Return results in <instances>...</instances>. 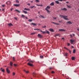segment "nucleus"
Listing matches in <instances>:
<instances>
[{"label":"nucleus","mask_w":79,"mask_h":79,"mask_svg":"<svg viewBox=\"0 0 79 79\" xmlns=\"http://www.w3.org/2000/svg\"><path fill=\"white\" fill-rule=\"evenodd\" d=\"M45 10L47 11L48 13H50V11L47 8H46Z\"/></svg>","instance_id":"obj_12"},{"label":"nucleus","mask_w":79,"mask_h":79,"mask_svg":"<svg viewBox=\"0 0 79 79\" xmlns=\"http://www.w3.org/2000/svg\"><path fill=\"white\" fill-rule=\"evenodd\" d=\"M68 46H69V45H70V44H69V43H68Z\"/></svg>","instance_id":"obj_54"},{"label":"nucleus","mask_w":79,"mask_h":79,"mask_svg":"<svg viewBox=\"0 0 79 79\" xmlns=\"http://www.w3.org/2000/svg\"><path fill=\"white\" fill-rule=\"evenodd\" d=\"M43 57H44V56H40V58H43Z\"/></svg>","instance_id":"obj_40"},{"label":"nucleus","mask_w":79,"mask_h":79,"mask_svg":"<svg viewBox=\"0 0 79 79\" xmlns=\"http://www.w3.org/2000/svg\"><path fill=\"white\" fill-rule=\"evenodd\" d=\"M34 30H38V31H40V29H35Z\"/></svg>","instance_id":"obj_36"},{"label":"nucleus","mask_w":79,"mask_h":79,"mask_svg":"<svg viewBox=\"0 0 79 79\" xmlns=\"http://www.w3.org/2000/svg\"><path fill=\"white\" fill-rule=\"evenodd\" d=\"M1 71L2 72H5V69H3V68H1Z\"/></svg>","instance_id":"obj_13"},{"label":"nucleus","mask_w":79,"mask_h":79,"mask_svg":"<svg viewBox=\"0 0 79 79\" xmlns=\"http://www.w3.org/2000/svg\"><path fill=\"white\" fill-rule=\"evenodd\" d=\"M16 2H17L18 3H19V1L18 0H16Z\"/></svg>","instance_id":"obj_33"},{"label":"nucleus","mask_w":79,"mask_h":79,"mask_svg":"<svg viewBox=\"0 0 79 79\" xmlns=\"http://www.w3.org/2000/svg\"><path fill=\"white\" fill-rule=\"evenodd\" d=\"M6 4H7V5H10L11 4V2L9 1L7 2H6Z\"/></svg>","instance_id":"obj_3"},{"label":"nucleus","mask_w":79,"mask_h":79,"mask_svg":"<svg viewBox=\"0 0 79 79\" xmlns=\"http://www.w3.org/2000/svg\"><path fill=\"white\" fill-rule=\"evenodd\" d=\"M17 32H18L19 33V32H20V31H18Z\"/></svg>","instance_id":"obj_60"},{"label":"nucleus","mask_w":79,"mask_h":79,"mask_svg":"<svg viewBox=\"0 0 79 79\" xmlns=\"http://www.w3.org/2000/svg\"><path fill=\"white\" fill-rule=\"evenodd\" d=\"M67 6H68V8H71V6H69L68 5H67Z\"/></svg>","instance_id":"obj_30"},{"label":"nucleus","mask_w":79,"mask_h":79,"mask_svg":"<svg viewBox=\"0 0 79 79\" xmlns=\"http://www.w3.org/2000/svg\"><path fill=\"white\" fill-rule=\"evenodd\" d=\"M24 10H27V11H29L30 10V9H29L28 8H24Z\"/></svg>","instance_id":"obj_14"},{"label":"nucleus","mask_w":79,"mask_h":79,"mask_svg":"<svg viewBox=\"0 0 79 79\" xmlns=\"http://www.w3.org/2000/svg\"><path fill=\"white\" fill-rule=\"evenodd\" d=\"M10 66H13V62H10Z\"/></svg>","instance_id":"obj_29"},{"label":"nucleus","mask_w":79,"mask_h":79,"mask_svg":"<svg viewBox=\"0 0 79 79\" xmlns=\"http://www.w3.org/2000/svg\"><path fill=\"white\" fill-rule=\"evenodd\" d=\"M14 5L15 6H16V7L19 6H20V4H14Z\"/></svg>","instance_id":"obj_8"},{"label":"nucleus","mask_w":79,"mask_h":79,"mask_svg":"<svg viewBox=\"0 0 79 79\" xmlns=\"http://www.w3.org/2000/svg\"><path fill=\"white\" fill-rule=\"evenodd\" d=\"M69 50V52L70 53V54L71 53V50Z\"/></svg>","instance_id":"obj_46"},{"label":"nucleus","mask_w":79,"mask_h":79,"mask_svg":"<svg viewBox=\"0 0 79 79\" xmlns=\"http://www.w3.org/2000/svg\"><path fill=\"white\" fill-rule=\"evenodd\" d=\"M58 1H60V2H62L63 1H64L63 0H58Z\"/></svg>","instance_id":"obj_48"},{"label":"nucleus","mask_w":79,"mask_h":79,"mask_svg":"<svg viewBox=\"0 0 79 79\" xmlns=\"http://www.w3.org/2000/svg\"><path fill=\"white\" fill-rule=\"evenodd\" d=\"M68 56V53L66 52L65 53V56Z\"/></svg>","instance_id":"obj_25"},{"label":"nucleus","mask_w":79,"mask_h":79,"mask_svg":"<svg viewBox=\"0 0 79 79\" xmlns=\"http://www.w3.org/2000/svg\"><path fill=\"white\" fill-rule=\"evenodd\" d=\"M56 24L57 25H59L60 24H59V23H56Z\"/></svg>","instance_id":"obj_55"},{"label":"nucleus","mask_w":79,"mask_h":79,"mask_svg":"<svg viewBox=\"0 0 79 79\" xmlns=\"http://www.w3.org/2000/svg\"><path fill=\"white\" fill-rule=\"evenodd\" d=\"M18 13H20V11H19V10H18Z\"/></svg>","instance_id":"obj_57"},{"label":"nucleus","mask_w":79,"mask_h":79,"mask_svg":"<svg viewBox=\"0 0 79 79\" xmlns=\"http://www.w3.org/2000/svg\"><path fill=\"white\" fill-rule=\"evenodd\" d=\"M55 2L56 3H57V4H60V2L58 1H55Z\"/></svg>","instance_id":"obj_17"},{"label":"nucleus","mask_w":79,"mask_h":79,"mask_svg":"<svg viewBox=\"0 0 79 79\" xmlns=\"http://www.w3.org/2000/svg\"><path fill=\"white\" fill-rule=\"evenodd\" d=\"M6 71L7 73H10V70H9L8 68H6Z\"/></svg>","instance_id":"obj_4"},{"label":"nucleus","mask_w":79,"mask_h":79,"mask_svg":"<svg viewBox=\"0 0 79 79\" xmlns=\"http://www.w3.org/2000/svg\"><path fill=\"white\" fill-rule=\"evenodd\" d=\"M14 19H16V20L17 21H18V19H17V18L16 17H14Z\"/></svg>","instance_id":"obj_43"},{"label":"nucleus","mask_w":79,"mask_h":79,"mask_svg":"<svg viewBox=\"0 0 79 79\" xmlns=\"http://www.w3.org/2000/svg\"><path fill=\"white\" fill-rule=\"evenodd\" d=\"M67 23H68V24H73V23L71 22V21H70L67 22Z\"/></svg>","instance_id":"obj_16"},{"label":"nucleus","mask_w":79,"mask_h":79,"mask_svg":"<svg viewBox=\"0 0 79 79\" xmlns=\"http://www.w3.org/2000/svg\"><path fill=\"white\" fill-rule=\"evenodd\" d=\"M60 17L61 18H62V17L64 19L66 20H69V19L68 18V16H64V15H60Z\"/></svg>","instance_id":"obj_1"},{"label":"nucleus","mask_w":79,"mask_h":79,"mask_svg":"<svg viewBox=\"0 0 79 79\" xmlns=\"http://www.w3.org/2000/svg\"><path fill=\"white\" fill-rule=\"evenodd\" d=\"M36 5H37V6H40V5H39L38 4H36Z\"/></svg>","instance_id":"obj_61"},{"label":"nucleus","mask_w":79,"mask_h":79,"mask_svg":"<svg viewBox=\"0 0 79 79\" xmlns=\"http://www.w3.org/2000/svg\"><path fill=\"white\" fill-rule=\"evenodd\" d=\"M13 60L14 61H15V57H13Z\"/></svg>","instance_id":"obj_38"},{"label":"nucleus","mask_w":79,"mask_h":79,"mask_svg":"<svg viewBox=\"0 0 79 79\" xmlns=\"http://www.w3.org/2000/svg\"><path fill=\"white\" fill-rule=\"evenodd\" d=\"M64 49H66V50H69V49H68L66 47H64Z\"/></svg>","instance_id":"obj_34"},{"label":"nucleus","mask_w":79,"mask_h":79,"mask_svg":"<svg viewBox=\"0 0 79 79\" xmlns=\"http://www.w3.org/2000/svg\"><path fill=\"white\" fill-rule=\"evenodd\" d=\"M73 36H74V35H75V34H73Z\"/></svg>","instance_id":"obj_62"},{"label":"nucleus","mask_w":79,"mask_h":79,"mask_svg":"<svg viewBox=\"0 0 79 79\" xmlns=\"http://www.w3.org/2000/svg\"><path fill=\"white\" fill-rule=\"evenodd\" d=\"M35 34V33H33L31 34V35H34Z\"/></svg>","instance_id":"obj_42"},{"label":"nucleus","mask_w":79,"mask_h":79,"mask_svg":"<svg viewBox=\"0 0 79 79\" xmlns=\"http://www.w3.org/2000/svg\"><path fill=\"white\" fill-rule=\"evenodd\" d=\"M45 32H46V33H47V34H50V32H49V31H48V30H45Z\"/></svg>","instance_id":"obj_15"},{"label":"nucleus","mask_w":79,"mask_h":79,"mask_svg":"<svg viewBox=\"0 0 79 79\" xmlns=\"http://www.w3.org/2000/svg\"><path fill=\"white\" fill-rule=\"evenodd\" d=\"M24 71L25 73H27V74L29 73V71H27L26 70H24Z\"/></svg>","instance_id":"obj_7"},{"label":"nucleus","mask_w":79,"mask_h":79,"mask_svg":"<svg viewBox=\"0 0 79 79\" xmlns=\"http://www.w3.org/2000/svg\"><path fill=\"white\" fill-rule=\"evenodd\" d=\"M47 27V26L45 25L44 26H43L42 27V28H45V27Z\"/></svg>","instance_id":"obj_32"},{"label":"nucleus","mask_w":79,"mask_h":79,"mask_svg":"<svg viewBox=\"0 0 79 79\" xmlns=\"http://www.w3.org/2000/svg\"><path fill=\"white\" fill-rule=\"evenodd\" d=\"M72 60H75V57H72Z\"/></svg>","instance_id":"obj_22"},{"label":"nucleus","mask_w":79,"mask_h":79,"mask_svg":"<svg viewBox=\"0 0 79 79\" xmlns=\"http://www.w3.org/2000/svg\"><path fill=\"white\" fill-rule=\"evenodd\" d=\"M23 11L24 13H25V14H27V12L26 11H25L24 10H23Z\"/></svg>","instance_id":"obj_20"},{"label":"nucleus","mask_w":79,"mask_h":79,"mask_svg":"<svg viewBox=\"0 0 79 79\" xmlns=\"http://www.w3.org/2000/svg\"><path fill=\"white\" fill-rule=\"evenodd\" d=\"M40 16H41V17H42V18H45V17H44V16H43V15H40Z\"/></svg>","instance_id":"obj_31"},{"label":"nucleus","mask_w":79,"mask_h":79,"mask_svg":"<svg viewBox=\"0 0 79 79\" xmlns=\"http://www.w3.org/2000/svg\"><path fill=\"white\" fill-rule=\"evenodd\" d=\"M43 6V5H40V6Z\"/></svg>","instance_id":"obj_58"},{"label":"nucleus","mask_w":79,"mask_h":79,"mask_svg":"<svg viewBox=\"0 0 79 79\" xmlns=\"http://www.w3.org/2000/svg\"><path fill=\"white\" fill-rule=\"evenodd\" d=\"M74 42V40H70V43L71 44H73V42Z\"/></svg>","instance_id":"obj_5"},{"label":"nucleus","mask_w":79,"mask_h":79,"mask_svg":"<svg viewBox=\"0 0 79 79\" xmlns=\"http://www.w3.org/2000/svg\"><path fill=\"white\" fill-rule=\"evenodd\" d=\"M45 10L47 11L48 13H50V11L47 8H46Z\"/></svg>","instance_id":"obj_11"},{"label":"nucleus","mask_w":79,"mask_h":79,"mask_svg":"<svg viewBox=\"0 0 79 79\" xmlns=\"http://www.w3.org/2000/svg\"><path fill=\"white\" fill-rule=\"evenodd\" d=\"M40 32H43V31H42V30H40Z\"/></svg>","instance_id":"obj_53"},{"label":"nucleus","mask_w":79,"mask_h":79,"mask_svg":"<svg viewBox=\"0 0 79 79\" xmlns=\"http://www.w3.org/2000/svg\"><path fill=\"white\" fill-rule=\"evenodd\" d=\"M32 21L33 20L32 19H30L28 20V21H29V22H32Z\"/></svg>","instance_id":"obj_24"},{"label":"nucleus","mask_w":79,"mask_h":79,"mask_svg":"<svg viewBox=\"0 0 79 79\" xmlns=\"http://www.w3.org/2000/svg\"><path fill=\"white\" fill-rule=\"evenodd\" d=\"M62 10H64V11H67V9L66 8H64L62 9Z\"/></svg>","instance_id":"obj_21"},{"label":"nucleus","mask_w":79,"mask_h":79,"mask_svg":"<svg viewBox=\"0 0 79 79\" xmlns=\"http://www.w3.org/2000/svg\"><path fill=\"white\" fill-rule=\"evenodd\" d=\"M49 31H51V32H54V30L52 28H50L49 29Z\"/></svg>","instance_id":"obj_9"},{"label":"nucleus","mask_w":79,"mask_h":79,"mask_svg":"<svg viewBox=\"0 0 79 79\" xmlns=\"http://www.w3.org/2000/svg\"><path fill=\"white\" fill-rule=\"evenodd\" d=\"M15 72H14L13 73V76H15Z\"/></svg>","instance_id":"obj_39"},{"label":"nucleus","mask_w":79,"mask_h":79,"mask_svg":"<svg viewBox=\"0 0 79 79\" xmlns=\"http://www.w3.org/2000/svg\"><path fill=\"white\" fill-rule=\"evenodd\" d=\"M31 24H32V25H33V26H37V24L33 23H32Z\"/></svg>","instance_id":"obj_19"},{"label":"nucleus","mask_w":79,"mask_h":79,"mask_svg":"<svg viewBox=\"0 0 79 79\" xmlns=\"http://www.w3.org/2000/svg\"><path fill=\"white\" fill-rule=\"evenodd\" d=\"M2 7H4V6H5V5H2Z\"/></svg>","instance_id":"obj_44"},{"label":"nucleus","mask_w":79,"mask_h":79,"mask_svg":"<svg viewBox=\"0 0 79 79\" xmlns=\"http://www.w3.org/2000/svg\"><path fill=\"white\" fill-rule=\"evenodd\" d=\"M50 5L53 6L54 5V2H52L50 4Z\"/></svg>","instance_id":"obj_18"},{"label":"nucleus","mask_w":79,"mask_h":79,"mask_svg":"<svg viewBox=\"0 0 79 79\" xmlns=\"http://www.w3.org/2000/svg\"><path fill=\"white\" fill-rule=\"evenodd\" d=\"M77 30L78 31H79V28L77 29Z\"/></svg>","instance_id":"obj_64"},{"label":"nucleus","mask_w":79,"mask_h":79,"mask_svg":"<svg viewBox=\"0 0 79 79\" xmlns=\"http://www.w3.org/2000/svg\"><path fill=\"white\" fill-rule=\"evenodd\" d=\"M38 37H40V38H42V35L40 34H38Z\"/></svg>","instance_id":"obj_6"},{"label":"nucleus","mask_w":79,"mask_h":79,"mask_svg":"<svg viewBox=\"0 0 79 79\" xmlns=\"http://www.w3.org/2000/svg\"><path fill=\"white\" fill-rule=\"evenodd\" d=\"M73 53H76V49H73Z\"/></svg>","instance_id":"obj_27"},{"label":"nucleus","mask_w":79,"mask_h":79,"mask_svg":"<svg viewBox=\"0 0 79 79\" xmlns=\"http://www.w3.org/2000/svg\"><path fill=\"white\" fill-rule=\"evenodd\" d=\"M55 72H54V71H52V74H53V73H54Z\"/></svg>","instance_id":"obj_50"},{"label":"nucleus","mask_w":79,"mask_h":79,"mask_svg":"<svg viewBox=\"0 0 79 79\" xmlns=\"http://www.w3.org/2000/svg\"><path fill=\"white\" fill-rule=\"evenodd\" d=\"M35 2H39L40 1H39V0H36Z\"/></svg>","instance_id":"obj_37"},{"label":"nucleus","mask_w":79,"mask_h":79,"mask_svg":"<svg viewBox=\"0 0 79 79\" xmlns=\"http://www.w3.org/2000/svg\"><path fill=\"white\" fill-rule=\"evenodd\" d=\"M8 25H9V26H13V25L12 24H11V23L8 24Z\"/></svg>","instance_id":"obj_26"},{"label":"nucleus","mask_w":79,"mask_h":79,"mask_svg":"<svg viewBox=\"0 0 79 79\" xmlns=\"http://www.w3.org/2000/svg\"><path fill=\"white\" fill-rule=\"evenodd\" d=\"M34 6H30V8H34Z\"/></svg>","instance_id":"obj_35"},{"label":"nucleus","mask_w":79,"mask_h":79,"mask_svg":"<svg viewBox=\"0 0 79 79\" xmlns=\"http://www.w3.org/2000/svg\"><path fill=\"white\" fill-rule=\"evenodd\" d=\"M70 36L71 37H73V36L72 35L70 34Z\"/></svg>","instance_id":"obj_49"},{"label":"nucleus","mask_w":79,"mask_h":79,"mask_svg":"<svg viewBox=\"0 0 79 79\" xmlns=\"http://www.w3.org/2000/svg\"><path fill=\"white\" fill-rule=\"evenodd\" d=\"M14 66H18V65L15 64H14Z\"/></svg>","instance_id":"obj_51"},{"label":"nucleus","mask_w":79,"mask_h":79,"mask_svg":"<svg viewBox=\"0 0 79 79\" xmlns=\"http://www.w3.org/2000/svg\"><path fill=\"white\" fill-rule=\"evenodd\" d=\"M31 63H34V61L32 60H30L29 61V63H28L27 64L28 65H29V66H32L33 65L32 64H31Z\"/></svg>","instance_id":"obj_2"},{"label":"nucleus","mask_w":79,"mask_h":79,"mask_svg":"<svg viewBox=\"0 0 79 79\" xmlns=\"http://www.w3.org/2000/svg\"><path fill=\"white\" fill-rule=\"evenodd\" d=\"M58 34L56 35H55V37H56V36H58Z\"/></svg>","instance_id":"obj_52"},{"label":"nucleus","mask_w":79,"mask_h":79,"mask_svg":"<svg viewBox=\"0 0 79 79\" xmlns=\"http://www.w3.org/2000/svg\"><path fill=\"white\" fill-rule=\"evenodd\" d=\"M59 31H66L65 30L63 29H60L59 30Z\"/></svg>","instance_id":"obj_10"},{"label":"nucleus","mask_w":79,"mask_h":79,"mask_svg":"<svg viewBox=\"0 0 79 79\" xmlns=\"http://www.w3.org/2000/svg\"><path fill=\"white\" fill-rule=\"evenodd\" d=\"M46 8H47V9H50V7L49 6H48Z\"/></svg>","instance_id":"obj_23"},{"label":"nucleus","mask_w":79,"mask_h":79,"mask_svg":"<svg viewBox=\"0 0 79 79\" xmlns=\"http://www.w3.org/2000/svg\"><path fill=\"white\" fill-rule=\"evenodd\" d=\"M53 19H56V17H53Z\"/></svg>","instance_id":"obj_45"},{"label":"nucleus","mask_w":79,"mask_h":79,"mask_svg":"<svg viewBox=\"0 0 79 79\" xmlns=\"http://www.w3.org/2000/svg\"><path fill=\"white\" fill-rule=\"evenodd\" d=\"M22 18H25V15H22Z\"/></svg>","instance_id":"obj_28"},{"label":"nucleus","mask_w":79,"mask_h":79,"mask_svg":"<svg viewBox=\"0 0 79 79\" xmlns=\"http://www.w3.org/2000/svg\"><path fill=\"white\" fill-rule=\"evenodd\" d=\"M49 69H52V68H49Z\"/></svg>","instance_id":"obj_63"},{"label":"nucleus","mask_w":79,"mask_h":79,"mask_svg":"<svg viewBox=\"0 0 79 79\" xmlns=\"http://www.w3.org/2000/svg\"><path fill=\"white\" fill-rule=\"evenodd\" d=\"M43 34H45V33H46V31L45 32L43 31Z\"/></svg>","instance_id":"obj_47"},{"label":"nucleus","mask_w":79,"mask_h":79,"mask_svg":"<svg viewBox=\"0 0 79 79\" xmlns=\"http://www.w3.org/2000/svg\"><path fill=\"white\" fill-rule=\"evenodd\" d=\"M71 47H72V48H74V47H73V46H72Z\"/></svg>","instance_id":"obj_56"},{"label":"nucleus","mask_w":79,"mask_h":79,"mask_svg":"<svg viewBox=\"0 0 79 79\" xmlns=\"http://www.w3.org/2000/svg\"><path fill=\"white\" fill-rule=\"evenodd\" d=\"M27 5H29V6H30V3H29L27 4Z\"/></svg>","instance_id":"obj_59"},{"label":"nucleus","mask_w":79,"mask_h":79,"mask_svg":"<svg viewBox=\"0 0 79 79\" xmlns=\"http://www.w3.org/2000/svg\"><path fill=\"white\" fill-rule=\"evenodd\" d=\"M35 74V73H32V75H33V76H34V75Z\"/></svg>","instance_id":"obj_41"}]
</instances>
